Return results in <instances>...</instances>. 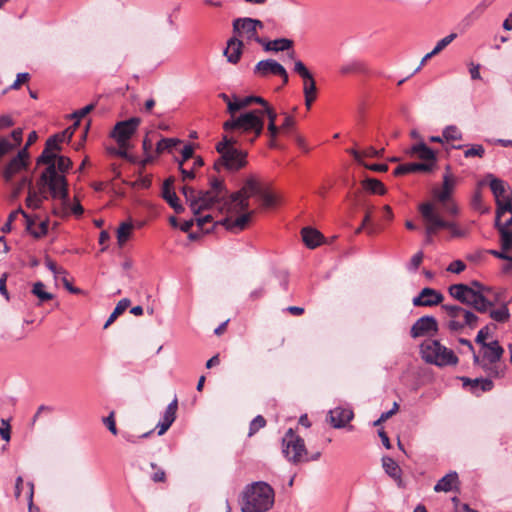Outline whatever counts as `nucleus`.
Wrapping results in <instances>:
<instances>
[{
  "instance_id": "nucleus-54",
  "label": "nucleus",
  "mask_w": 512,
  "mask_h": 512,
  "mask_svg": "<svg viewBox=\"0 0 512 512\" xmlns=\"http://www.w3.org/2000/svg\"><path fill=\"white\" fill-rule=\"evenodd\" d=\"M266 425V420L263 416H256L250 423L249 426V436L254 435L259 429L263 428Z\"/></svg>"
},
{
  "instance_id": "nucleus-35",
  "label": "nucleus",
  "mask_w": 512,
  "mask_h": 512,
  "mask_svg": "<svg viewBox=\"0 0 512 512\" xmlns=\"http://www.w3.org/2000/svg\"><path fill=\"white\" fill-rule=\"evenodd\" d=\"M133 224L131 222H123L120 224L117 230V240L120 246H122L130 237Z\"/></svg>"
},
{
  "instance_id": "nucleus-31",
  "label": "nucleus",
  "mask_w": 512,
  "mask_h": 512,
  "mask_svg": "<svg viewBox=\"0 0 512 512\" xmlns=\"http://www.w3.org/2000/svg\"><path fill=\"white\" fill-rule=\"evenodd\" d=\"M464 385H471L473 388L480 387L481 391L488 392L491 391L494 387L493 381L489 378H462Z\"/></svg>"
},
{
  "instance_id": "nucleus-3",
  "label": "nucleus",
  "mask_w": 512,
  "mask_h": 512,
  "mask_svg": "<svg viewBox=\"0 0 512 512\" xmlns=\"http://www.w3.org/2000/svg\"><path fill=\"white\" fill-rule=\"evenodd\" d=\"M259 113L258 109H253L230 118L224 122L223 129L231 132L230 136L241 139L242 143L252 145L264 129V119L259 116Z\"/></svg>"
},
{
  "instance_id": "nucleus-39",
  "label": "nucleus",
  "mask_w": 512,
  "mask_h": 512,
  "mask_svg": "<svg viewBox=\"0 0 512 512\" xmlns=\"http://www.w3.org/2000/svg\"><path fill=\"white\" fill-rule=\"evenodd\" d=\"M181 143V140L177 138H162L156 146V152L158 154L163 153L165 150L171 151L172 148L176 147Z\"/></svg>"
},
{
  "instance_id": "nucleus-49",
  "label": "nucleus",
  "mask_w": 512,
  "mask_h": 512,
  "mask_svg": "<svg viewBox=\"0 0 512 512\" xmlns=\"http://www.w3.org/2000/svg\"><path fill=\"white\" fill-rule=\"evenodd\" d=\"M443 137L446 140H461L462 133L459 131V129L456 126L450 125V126H447L443 130Z\"/></svg>"
},
{
  "instance_id": "nucleus-26",
  "label": "nucleus",
  "mask_w": 512,
  "mask_h": 512,
  "mask_svg": "<svg viewBox=\"0 0 512 512\" xmlns=\"http://www.w3.org/2000/svg\"><path fill=\"white\" fill-rule=\"evenodd\" d=\"M60 200H61L60 211L54 210L55 214L60 215L62 217H66L69 214H74L75 216L79 217L84 213V208L78 199H75V202L72 205L70 204L69 198H68L67 204L66 203L64 204L62 199H60Z\"/></svg>"
},
{
  "instance_id": "nucleus-10",
  "label": "nucleus",
  "mask_w": 512,
  "mask_h": 512,
  "mask_svg": "<svg viewBox=\"0 0 512 512\" xmlns=\"http://www.w3.org/2000/svg\"><path fill=\"white\" fill-rule=\"evenodd\" d=\"M139 124L140 119L138 117H132L117 122L110 133V137H112L120 147H131L129 140L136 133Z\"/></svg>"
},
{
  "instance_id": "nucleus-12",
  "label": "nucleus",
  "mask_w": 512,
  "mask_h": 512,
  "mask_svg": "<svg viewBox=\"0 0 512 512\" xmlns=\"http://www.w3.org/2000/svg\"><path fill=\"white\" fill-rule=\"evenodd\" d=\"M438 332V322L435 317L425 315L416 320L410 329L412 338L433 336Z\"/></svg>"
},
{
  "instance_id": "nucleus-8",
  "label": "nucleus",
  "mask_w": 512,
  "mask_h": 512,
  "mask_svg": "<svg viewBox=\"0 0 512 512\" xmlns=\"http://www.w3.org/2000/svg\"><path fill=\"white\" fill-rule=\"evenodd\" d=\"M419 211L425 223V243L431 244L433 242V235L440 230V227L446 226V224L440 221V213L436 211L434 205L430 202L420 204Z\"/></svg>"
},
{
  "instance_id": "nucleus-44",
  "label": "nucleus",
  "mask_w": 512,
  "mask_h": 512,
  "mask_svg": "<svg viewBox=\"0 0 512 512\" xmlns=\"http://www.w3.org/2000/svg\"><path fill=\"white\" fill-rule=\"evenodd\" d=\"M490 317L497 322L504 323L509 319L510 313L507 306L503 305L499 309L492 310L490 312Z\"/></svg>"
},
{
  "instance_id": "nucleus-24",
  "label": "nucleus",
  "mask_w": 512,
  "mask_h": 512,
  "mask_svg": "<svg viewBox=\"0 0 512 512\" xmlns=\"http://www.w3.org/2000/svg\"><path fill=\"white\" fill-rule=\"evenodd\" d=\"M454 185H455L454 178L451 175H449L448 173H446L443 176V185H442L441 191L434 192L437 200L441 203L447 202L450 199V196L453 192Z\"/></svg>"
},
{
  "instance_id": "nucleus-62",
  "label": "nucleus",
  "mask_w": 512,
  "mask_h": 512,
  "mask_svg": "<svg viewBox=\"0 0 512 512\" xmlns=\"http://www.w3.org/2000/svg\"><path fill=\"white\" fill-rule=\"evenodd\" d=\"M114 415L115 413L112 411L107 417L103 418V423L113 435H117L118 430L116 427Z\"/></svg>"
},
{
  "instance_id": "nucleus-30",
  "label": "nucleus",
  "mask_w": 512,
  "mask_h": 512,
  "mask_svg": "<svg viewBox=\"0 0 512 512\" xmlns=\"http://www.w3.org/2000/svg\"><path fill=\"white\" fill-rule=\"evenodd\" d=\"M382 466L385 472L394 480L401 481L402 470L399 465L391 457L382 458Z\"/></svg>"
},
{
  "instance_id": "nucleus-33",
  "label": "nucleus",
  "mask_w": 512,
  "mask_h": 512,
  "mask_svg": "<svg viewBox=\"0 0 512 512\" xmlns=\"http://www.w3.org/2000/svg\"><path fill=\"white\" fill-rule=\"evenodd\" d=\"M130 304L131 302L128 298L121 299L107 319L103 328L107 329L118 318V316H120L130 306Z\"/></svg>"
},
{
  "instance_id": "nucleus-61",
  "label": "nucleus",
  "mask_w": 512,
  "mask_h": 512,
  "mask_svg": "<svg viewBox=\"0 0 512 512\" xmlns=\"http://www.w3.org/2000/svg\"><path fill=\"white\" fill-rule=\"evenodd\" d=\"M0 436L4 441L7 442L11 439V426L8 420H1Z\"/></svg>"
},
{
  "instance_id": "nucleus-14",
  "label": "nucleus",
  "mask_w": 512,
  "mask_h": 512,
  "mask_svg": "<svg viewBox=\"0 0 512 512\" xmlns=\"http://www.w3.org/2000/svg\"><path fill=\"white\" fill-rule=\"evenodd\" d=\"M443 299L442 293L433 288L425 287L421 290L419 295L413 298L412 303L416 307L435 306L440 304Z\"/></svg>"
},
{
  "instance_id": "nucleus-57",
  "label": "nucleus",
  "mask_w": 512,
  "mask_h": 512,
  "mask_svg": "<svg viewBox=\"0 0 512 512\" xmlns=\"http://www.w3.org/2000/svg\"><path fill=\"white\" fill-rule=\"evenodd\" d=\"M46 267L54 274V277L58 279L60 275L67 274L66 270L62 267H58L54 261L50 258L45 260Z\"/></svg>"
},
{
  "instance_id": "nucleus-25",
  "label": "nucleus",
  "mask_w": 512,
  "mask_h": 512,
  "mask_svg": "<svg viewBox=\"0 0 512 512\" xmlns=\"http://www.w3.org/2000/svg\"><path fill=\"white\" fill-rule=\"evenodd\" d=\"M484 348L486 351L484 352L483 357L488 360L489 364H495L500 361L503 356L504 349L500 346L497 340L490 342Z\"/></svg>"
},
{
  "instance_id": "nucleus-59",
  "label": "nucleus",
  "mask_w": 512,
  "mask_h": 512,
  "mask_svg": "<svg viewBox=\"0 0 512 512\" xmlns=\"http://www.w3.org/2000/svg\"><path fill=\"white\" fill-rule=\"evenodd\" d=\"M15 149V145L12 144L11 141H9L6 137L0 138V160L3 156L8 154L10 151Z\"/></svg>"
},
{
  "instance_id": "nucleus-42",
  "label": "nucleus",
  "mask_w": 512,
  "mask_h": 512,
  "mask_svg": "<svg viewBox=\"0 0 512 512\" xmlns=\"http://www.w3.org/2000/svg\"><path fill=\"white\" fill-rule=\"evenodd\" d=\"M294 72L297 73L305 81L313 80L312 73L307 69L305 64L301 60H297L294 63Z\"/></svg>"
},
{
  "instance_id": "nucleus-64",
  "label": "nucleus",
  "mask_w": 512,
  "mask_h": 512,
  "mask_svg": "<svg viewBox=\"0 0 512 512\" xmlns=\"http://www.w3.org/2000/svg\"><path fill=\"white\" fill-rule=\"evenodd\" d=\"M295 119L293 116L287 114V113H284V121L281 125V129L285 132V133H290V130L295 126Z\"/></svg>"
},
{
  "instance_id": "nucleus-46",
  "label": "nucleus",
  "mask_w": 512,
  "mask_h": 512,
  "mask_svg": "<svg viewBox=\"0 0 512 512\" xmlns=\"http://www.w3.org/2000/svg\"><path fill=\"white\" fill-rule=\"evenodd\" d=\"M260 111L259 116L264 119V116L268 117V125H276V119H277V113L274 110L273 107L269 105L268 102H266V106H263L261 109H258Z\"/></svg>"
},
{
  "instance_id": "nucleus-56",
  "label": "nucleus",
  "mask_w": 512,
  "mask_h": 512,
  "mask_svg": "<svg viewBox=\"0 0 512 512\" xmlns=\"http://www.w3.org/2000/svg\"><path fill=\"white\" fill-rule=\"evenodd\" d=\"M490 336V325H486L478 331L475 342L485 347L488 343L486 339Z\"/></svg>"
},
{
  "instance_id": "nucleus-53",
  "label": "nucleus",
  "mask_w": 512,
  "mask_h": 512,
  "mask_svg": "<svg viewBox=\"0 0 512 512\" xmlns=\"http://www.w3.org/2000/svg\"><path fill=\"white\" fill-rule=\"evenodd\" d=\"M485 154V148L480 144L472 145L470 148L464 151V157H479L482 158Z\"/></svg>"
},
{
  "instance_id": "nucleus-48",
  "label": "nucleus",
  "mask_w": 512,
  "mask_h": 512,
  "mask_svg": "<svg viewBox=\"0 0 512 512\" xmlns=\"http://www.w3.org/2000/svg\"><path fill=\"white\" fill-rule=\"evenodd\" d=\"M497 230L501 235L502 250H509L512 247V231L504 228H500Z\"/></svg>"
},
{
  "instance_id": "nucleus-9",
  "label": "nucleus",
  "mask_w": 512,
  "mask_h": 512,
  "mask_svg": "<svg viewBox=\"0 0 512 512\" xmlns=\"http://www.w3.org/2000/svg\"><path fill=\"white\" fill-rule=\"evenodd\" d=\"M261 20L250 17L237 18L233 21V32L245 36L248 40H254L258 44H264V39L258 36V29H263Z\"/></svg>"
},
{
  "instance_id": "nucleus-17",
  "label": "nucleus",
  "mask_w": 512,
  "mask_h": 512,
  "mask_svg": "<svg viewBox=\"0 0 512 512\" xmlns=\"http://www.w3.org/2000/svg\"><path fill=\"white\" fill-rule=\"evenodd\" d=\"M173 178H168L163 183L162 197L166 202L174 209L178 214L184 211V207L180 204L179 198L176 193L172 190Z\"/></svg>"
},
{
  "instance_id": "nucleus-11",
  "label": "nucleus",
  "mask_w": 512,
  "mask_h": 512,
  "mask_svg": "<svg viewBox=\"0 0 512 512\" xmlns=\"http://www.w3.org/2000/svg\"><path fill=\"white\" fill-rule=\"evenodd\" d=\"M228 197L214 195L210 191H199L195 200L191 202V210L195 216H198L202 211L210 209L214 204H221V209L227 212V207L224 205Z\"/></svg>"
},
{
  "instance_id": "nucleus-55",
  "label": "nucleus",
  "mask_w": 512,
  "mask_h": 512,
  "mask_svg": "<svg viewBox=\"0 0 512 512\" xmlns=\"http://www.w3.org/2000/svg\"><path fill=\"white\" fill-rule=\"evenodd\" d=\"M457 37L456 33H451L438 41L436 46L433 49V53L438 54L441 52L446 46H448L455 38Z\"/></svg>"
},
{
  "instance_id": "nucleus-15",
  "label": "nucleus",
  "mask_w": 512,
  "mask_h": 512,
  "mask_svg": "<svg viewBox=\"0 0 512 512\" xmlns=\"http://www.w3.org/2000/svg\"><path fill=\"white\" fill-rule=\"evenodd\" d=\"M353 418V412L349 409L337 407L329 411L328 420L334 428H343Z\"/></svg>"
},
{
  "instance_id": "nucleus-38",
  "label": "nucleus",
  "mask_w": 512,
  "mask_h": 512,
  "mask_svg": "<svg viewBox=\"0 0 512 512\" xmlns=\"http://www.w3.org/2000/svg\"><path fill=\"white\" fill-rule=\"evenodd\" d=\"M493 305L494 303L489 301L480 291L471 307H473L478 312L484 313Z\"/></svg>"
},
{
  "instance_id": "nucleus-60",
  "label": "nucleus",
  "mask_w": 512,
  "mask_h": 512,
  "mask_svg": "<svg viewBox=\"0 0 512 512\" xmlns=\"http://www.w3.org/2000/svg\"><path fill=\"white\" fill-rule=\"evenodd\" d=\"M258 197L262 200L265 207H272L276 204V196L265 189H263Z\"/></svg>"
},
{
  "instance_id": "nucleus-37",
  "label": "nucleus",
  "mask_w": 512,
  "mask_h": 512,
  "mask_svg": "<svg viewBox=\"0 0 512 512\" xmlns=\"http://www.w3.org/2000/svg\"><path fill=\"white\" fill-rule=\"evenodd\" d=\"M44 288L45 285L40 281L34 283L32 288V293L38 297L41 303L52 300L54 297L53 294L46 292Z\"/></svg>"
},
{
  "instance_id": "nucleus-23",
  "label": "nucleus",
  "mask_w": 512,
  "mask_h": 512,
  "mask_svg": "<svg viewBox=\"0 0 512 512\" xmlns=\"http://www.w3.org/2000/svg\"><path fill=\"white\" fill-rule=\"evenodd\" d=\"M48 195H50L48 188H45V189H43V191H41L40 188L38 187V192H37L31 186L28 190L26 204L30 208L38 209V208H40L43 200L48 199Z\"/></svg>"
},
{
  "instance_id": "nucleus-51",
  "label": "nucleus",
  "mask_w": 512,
  "mask_h": 512,
  "mask_svg": "<svg viewBox=\"0 0 512 512\" xmlns=\"http://www.w3.org/2000/svg\"><path fill=\"white\" fill-rule=\"evenodd\" d=\"M363 70V64L357 61H353L351 63L344 64L340 67L341 74H350L355 72H361Z\"/></svg>"
},
{
  "instance_id": "nucleus-50",
  "label": "nucleus",
  "mask_w": 512,
  "mask_h": 512,
  "mask_svg": "<svg viewBox=\"0 0 512 512\" xmlns=\"http://www.w3.org/2000/svg\"><path fill=\"white\" fill-rule=\"evenodd\" d=\"M462 318H463V325L465 327H469L470 329H473L476 327L477 325V322H478V316L473 313L472 311L470 310H467L464 312V314L462 315Z\"/></svg>"
},
{
  "instance_id": "nucleus-1",
  "label": "nucleus",
  "mask_w": 512,
  "mask_h": 512,
  "mask_svg": "<svg viewBox=\"0 0 512 512\" xmlns=\"http://www.w3.org/2000/svg\"><path fill=\"white\" fill-rule=\"evenodd\" d=\"M262 191L263 188L254 177L246 179L244 186L239 191L229 194L228 199L224 202L228 213H246L240 215L235 220L228 217L224 218L216 222L215 225H222L226 230L231 232L244 230L253 214V212H247L249 209V198L251 196L258 197Z\"/></svg>"
},
{
  "instance_id": "nucleus-28",
  "label": "nucleus",
  "mask_w": 512,
  "mask_h": 512,
  "mask_svg": "<svg viewBox=\"0 0 512 512\" xmlns=\"http://www.w3.org/2000/svg\"><path fill=\"white\" fill-rule=\"evenodd\" d=\"M28 166V162H19L14 157L6 165L3 171V178L6 182H11L14 175Z\"/></svg>"
},
{
  "instance_id": "nucleus-43",
  "label": "nucleus",
  "mask_w": 512,
  "mask_h": 512,
  "mask_svg": "<svg viewBox=\"0 0 512 512\" xmlns=\"http://www.w3.org/2000/svg\"><path fill=\"white\" fill-rule=\"evenodd\" d=\"M496 205L497 209L495 219H498V222L500 221V218L504 213H512V198H508L507 200L496 201Z\"/></svg>"
},
{
  "instance_id": "nucleus-6",
  "label": "nucleus",
  "mask_w": 512,
  "mask_h": 512,
  "mask_svg": "<svg viewBox=\"0 0 512 512\" xmlns=\"http://www.w3.org/2000/svg\"><path fill=\"white\" fill-rule=\"evenodd\" d=\"M420 353L426 363L439 367L458 363V358L454 352L443 346L438 340L424 341L420 345Z\"/></svg>"
},
{
  "instance_id": "nucleus-20",
  "label": "nucleus",
  "mask_w": 512,
  "mask_h": 512,
  "mask_svg": "<svg viewBox=\"0 0 512 512\" xmlns=\"http://www.w3.org/2000/svg\"><path fill=\"white\" fill-rule=\"evenodd\" d=\"M243 42L236 37H232L227 41V47L223 54L227 61L232 64H237L242 55Z\"/></svg>"
},
{
  "instance_id": "nucleus-27",
  "label": "nucleus",
  "mask_w": 512,
  "mask_h": 512,
  "mask_svg": "<svg viewBox=\"0 0 512 512\" xmlns=\"http://www.w3.org/2000/svg\"><path fill=\"white\" fill-rule=\"evenodd\" d=\"M265 51H285L290 49L293 46V41L287 38H279L274 41H266L264 39V44H261Z\"/></svg>"
},
{
  "instance_id": "nucleus-58",
  "label": "nucleus",
  "mask_w": 512,
  "mask_h": 512,
  "mask_svg": "<svg viewBox=\"0 0 512 512\" xmlns=\"http://www.w3.org/2000/svg\"><path fill=\"white\" fill-rule=\"evenodd\" d=\"M440 221L445 223L446 226L440 227V229L450 230L453 237H461L464 235L463 231L459 229L454 222L447 221L440 216Z\"/></svg>"
},
{
  "instance_id": "nucleus-5",
  "label": "nucleus",
  "mask_w": 512,
  "mask_h": 512,
  "mask_svg": "<svg viewBox=\"0 0 512 512\" xmlns=\"http://www.w3.org/2000/svg\"><path fill=\"white\" fill-rule=\"evenodd\" d=\"M275 493L266 482L257 481L245 487L242 493V512H267L274 504Z\"/></svg>"
},
{
  "instance_id": "nucleus-40",
  "label": "nucleus",
  "mask_w": 512,
  "mask_h": 512,
  "mask_svg": "<svg viewBox=\"0 0 512 512\" xmlns=\"http://www.w3.org/2000/svg\"><path fill=\"white\" fill-rule=\"evenodd\" d=\"M246 105L244 104L243 98L238 97L237 95L232 96V101L228 103V113L230 114V118L236 117L235 114L245 109Z\"/></svg>"
},
{
  "instance_id": "nucleus-32",
  "label": "nucleus",
  "mask_w": 512,
  "mask_h": 512,
  "mask_svg": "<svg viewBox=\"0 0 512 512\" xmlns=\"http://www.w3.org/2000/svg\"><path fill=\"white\" fill-rule=\"evenodd\" d=\"M303 94L305 97V105L307 109H310L317 95V88L314 79L303 83Z\"/></svg>"
},
{
  "instance_id": "nucleus-13",
  "label": "nucleus",
  "mask_w": 512,
  "mask_h": 512,
  "mask_svg": "<svg viewBox=\"0 0 512 512\" xmlns=\"http://www.w3.org/2000/svg\"><path fill=\"white\" fill-rule=\"evenodd\" d=\"M448 292L451 297L458 300L462 304L472 306L480 290H475L466 284L458 283L451 285L448 288Z\"/></svg>"
},
{
  "instance_id": "nucleus-16",
  "label": "nucleus",
  "mask_w": 512,
  "mask_h": 512,
  "mask_svg": "<svg viewBox=\"0 0 512 512\" xmlns=\"http://www.w3.org/2000/svg\"><path fill=\"white\" fill-rule=\"evenodd\" d=\"M254 72L259 74L262 77H266L269 74L277 75L284 73V66L279 62L273 59H266L259 61L255 68Z\"/></svg>"
},
{
  "instance_id": "nucleus-18",
  "label": "nucleus",
  "mask_w": 512,
  "mask_h": 512,
  "mask_svg": "<svg viewBox=\"0 0 512 512\" xmlns=\"http://www.w3.org/2000/svg\"><path fill=\"white\" fill-rule=\"evenodd\" d=\"M433 171V163H405L398 165L393 174L395 176H401L409 173H415V172H424V173H430Z\"/></svg>"
},
{
  "instance_id": "nucleus-22",
  "label": "nucleus",
  "mask_w": 512,
  "mask_h": 512,
  "mask_svg": "<svg viewBox=\"0 0 512 512\" xmlns=\"http://www.w3.org/2000/svg\"><path fill=\"white\" fill-rule=\"evenodd\" d=\"M411 153L417 154L418 157L424 160L423 163H433V168L436 164V154L424 142L417 143L411 147Z\"/></svg>"
},
{
  "instance_id": "nucleus-4",
  "label": "nucleus",
  "mask_w": 512,
  "mask_h": 512,
  "mask_svg": "<svg viewBox=\"0 0 512 512\" xmlns=\"http://www.w3.org/2000/svg\"><path fill=\"white\" fill-rule=\"evenodd\" d=\"M242 140L236 136L223 135L222 140L217 143L216 151L219 157L215 160L213 168L217 172L225 169L229 172H237L247 165V151L240 149Z\"/></svg>"
},
{
  "instance_id": "nucleus-34",
  "label": "nucleus",
  "mask_w": 512,
  "mask_h": 512,
  "mask_svg": "<svg viewBox=\"0 0 512 512\" xmlns=\"http://www.w3.org/2000/svg\"><path fill=\"white\" fill-rule=\"evenodd\" d=\"M210 187H211V189L209 191L212 192V194L229 197L228 191H227L224 181L222 179H219L216 177H211L210 178Z\"/></svg>"
},
{
  "instance_id": "nucleus-7",
  "label": "nucleus",
  "mask_w": 512,
  "mask_h": 512,
  "mask_svg": "<svg viewBox=\"0 0 512 512\" xmlns=\"http://www.w3.org/2000/svg\"><path fill=\"white\" fill-rule=\"evenodd\" d=\"M282 452L293 464L308 462L304 440L292 428H289L282 438Z\"/></svg>"
},
{
  "instance_id": "nucleus-2",
  "label": "nucleus",
  "mask_w": 512,
  "mask_h": 512,
  "mask_svg": "<svg viewBox=\"0 0 512 512\" xmlns=\"http://www.w3.org/2000/svg\"><path fill=\"white\" fill-rule=\"evenodd\" d=\"M57 156L58 155H56L50 148L45 146L41 155L37 158V165H47L37 181V187H39L41 191L48 188L50 196L53 199H62L64 204H67L68 182L65 175L56 171L55 160Z\"/></svg>"
},
{
  "instance_id": "nucleus-21",
  "label": "nucleus",
  "mask_w": 512,
  "mask_h": 512,
  "mask_svg": "<svg viewBox=\"0 0 512 512\" xmlns=\"http://www.w3.org/2000/svg\"><path fill=\"white\" fill-rule=\"evenodd\" d=\"M301 235L304 244L310 249L318 247L324 239L323 235L318 230L311 227H304L301 231Z\"/></svg>"
},
{
  "instance_id": "nucleus-63",
  "label": "nucleus",
  "mask_w": 512,
  "mask_h": 512,
  "mask_svg": "<svg viewBox=\"0 0 512 512\" xmlns=\"http://www.w3.org/2000/svg\"><path fill=\"white\" fill-rule=\"evenodd\" d=\"M423 257H424V254L422 251H419L415 255H413V257L411 258L410 263L408 265V269L410 271H416L419 268V266L421 265Z\"/></svg>"
},
{
  "instance_id": "nucleus-36",
  "label": "nucleus",
  "mask_w": 512,
  "mask_h": 512,
  "mask_svg": "<svg viewBox=\"0 0 512 512\" xmlns=\"http://www.w3.org/2000/svg\"><path fill=\"white\" fill-rule=\"evenodd\" d=\"M363 186L370 192L377 193L379 195H383L386 192L383 183L377 179L368 178L363 182Z\"/></svg>"
},
{
  "instance_id": "nucleus-19",
  "label": "nucleus",
  "mask_w": 512,
  "mask_h": 512,
  "mask_svg": "<svg viewBox=\"0 0 512 512\" xmlns=\"http://www.w3.org/2000/svg\"><path fill=\"white\" fill-rule=\"evenodd\" d=\"M487 178L490 179L489 186L496 201L507 200L508 198H512V194L503 180L494 177L492 174H488Z\"/></svg>"
},
{
  "instance_id": "nucleus-52",
  "label": "nucleus",
  "mask_w": 512,
  "mask_h": 512,
  "mask_svg": "<svg viewBox=\"0 0 512 512\" xmlns=\"http://www.w3.org/2000/svg\"><path fill=\"white\" fill-rule=\"evenodd\" d=\"M19 214H24V210L21 207L9 214L6 223L1 228L3 233H8L12 230V223L16 220Z\"/></svg>"
},
{
  "instance_id": "nucleus-41",
  "label": "nucleus",
  "mask_w": 512,
  "mask_h": 512,
  "mask_svg": "<svg viewBox=\"0 0 512 512\" xmlns=\"http://www.w3.org/2000/svg\"><path fill=\"white\" fill-rule=\"evenodd\" d=\"M56 171L62 175L70 170L72 167V161L69 157L66 156H57L56 160Z\"/></svg>"
},
{
  "instance_id": "nucleus-29",
  "label": "nucleus",
  "mask_w": 512,
  "mask_h": 512,
  "mask_svg": "<svg viewBox=\"0 0 512 512\" xmlns=\"http://www.w3.org/2000/svg\"><path fill=\"white\" fill-rule=\"evenodd\" d=\"M458 475L456 472H450L443 476L434 486L436 492H449L452 490L453 485L457 482Z\"/></svg>"
},
{
  "instance_id": "nucleus-45",
  "label": "nucleus",
  "mask_w": 512,
  "mask_h": 512,
  "mask_svg": "<svg viewBox=\"0 0 512 512\" xmlns=\"http://www.w3.org/2000/svg\"><path fill=\"white\" fill-rule=\"evenodd\" d=\"M442 309L447 313V315L450 318H453V319L462 317V315L466 311L465 308H463L459 305H451V304H443Z\"/></svg>"
},
{
  "instance_id": "nucleus-47",
  "label": "nucleus",
  "mask_w": 512,
  "mask_h": 512,
  "mask_svg": "<svg viewBox=\"0 0 512 512\" xmlns=\"http://www.w3.org/2000/svg\"><path fill=\"white\" fill-rule=\"evenodd\" d=\"M178 409V400L175 397L171 403L166 407L163 418L166 421L173 423L176 419V412Z\"/></svg>"
}]
</instances>
